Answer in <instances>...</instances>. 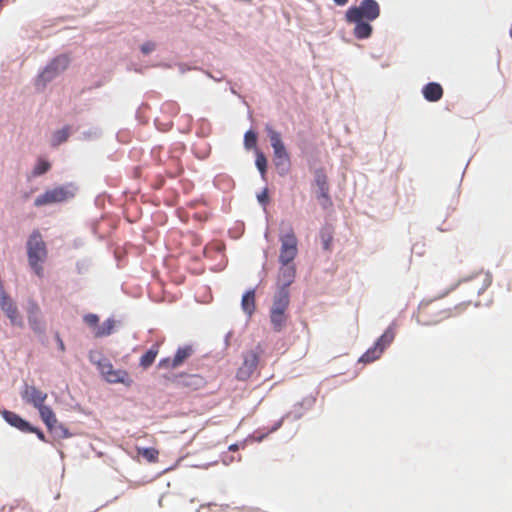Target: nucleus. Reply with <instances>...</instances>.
I'll use <instances>...</instances> for the list:
<instances>
[{"instance_id": "nucleus-34", "label": "nucleus", "mask_w": 512, "mask_h": 512, "mask_svg": "<svg viewBox=\"0 0 512 512\" xmlns=\"http://www.w3.org/2000/svg\"><path fill=\"white\" fill-rule=\"evenodd\" d=\"M27 433H35V434L37 435V437H38L41 441L46 442V437H45L44 433H43L40 429H38V428H36V427H32V426H31V430H28V432H27Z\"/></svg>"}, {"instance_id": "nucleus-4", "label": "nucleus", "mask_w": 512, "mask_h": 512, "mask_svg": "<svg viewBox=\"0 0 512 512\" xmlns=\"http://www.w3.org/2000/svg\"><path fill=\"white\" fill-rule=\"evenodd\" d=\"M265 130L274 151L275 165L277 168L282 167L281 174H285L288 171L290 165V158L282 141L281 134L270 125H266Z\"/></svg>"}, {"instance_id": "nucleus-27", "label": "nucleus", "mask_w": 512, "mask_h": 512, "mask_svg": "<svg viewBox=\"0 0 512 512\" xmlns=\"http://www.w3.org/2000/svg\"><path fill=\"white\" fill-rule=\"evenodd\" d=\"M97 367L103 377L109 374L114 369L112 363L107 358H101L97 362Z\"/></svg>"}, {"instance_id": "nucleus-22", "label": "nucleus", "mask_w": 512, "mask_h": 512, "mask_svg": "<svg viewBox=\"0 0 512 512\" xmlns=\"http://www.w3.org/2000/svg\"><path fill=\"white\" fill-rule=\"evenodd\" d=\"M116 322L113 319H107L94 331V337L102 338L111 335L114 332Z\"/></svg>"}, {"instance_id": "nucleus-30", "label": "nucleus", "mask_w": 512, "mask_h": 512, "mask_svg": "<svg viewBox=\"0 0 512 512\" xmlns=\"http://www.w3.org/2000/svg\"><path fill=\"white\" fill-rule=\"evenodd\" d=\"M322 245L325 250L331 249V243L333 240L332 233L328 230H323L321 233Z\"/></svg>"}, {"instance_id": "nucleus-25", "label": "nucleus", "mask_w": 512, "mask_h": 512, "mask_svg": "<svg viewBox=\"0 0 512 512\" xmlns=\"http://www.w3.org/2000/svg\"><path fill=\"white\" fill-rule=\"evenodd\" d=\"M51 168V164L43 159V158H39L37 160V163L33 169V175L34 176H40V175H43L45 174L46 172H48Z\"/></svg>"}, {"instance_id": "nucleus-13", "label": "nucleus", "mask_w": 512, "mask_h": 512, "mask_svg": "<svg viewBox=\"0 0 512 512\" xmlns=\"http://www.w3.org/2000/svg\"><path fill=\"white\" fill-rule=\"evenodd\" d=\"M314 176V181L318 189L317 199L324 209H328L332 206V201L329 196V184L327 175L323 169H317Z\"/></svg>"}, {"instance_id": "nucleus-5", "label": "nucleus", "mask_w": 512, "mask_h": 512, "mask_svg": "<svg viewBox=\"0 0 512 512\" xmlns=\"http://www.w3.org/2000/svg\"><path fill=\"white\" fill-rule=\"evenodd\" d=\"M281 243L279 262L281 265L290 264L298 254V240L292 227L279 237Z\"/></svg>"}, {"instance_id": "nucleus-38", "label": "nucleus", "mask_w": 512, "mask_h": 512, "mask_svg": "<svg viewBox=\"0 0 512 512\" xmlns=\"http://www.w3.org/2000/svg\"><path fill=\"white\" fill-rule=\"evenodd\" d=\"M229 448H230V450H236L237 446L236 445H231Z\"/></svg>"}, {"instance_id": "nucleus-8", "label": "nucleus", "mask_w": 512, "mask_h": 512, "mask_svg": "<svg viewBox=\"0 0 512 512\" xmlns=\"http://www.w3.org/2000/svg\"><path fill=\"white\" fill-rule=\"evenodd\" d=\"M195 350L192 345L180 346L173 357H166L159 361L158 367L165 370H174L182 366Z\"/></svg>"}, {"instance_id": "nucleus-36", "label": "nucleus", "mask_w": 512, "mask_h": 512, "mask_svg": "<svg viewBox=\"0 0 512 512\" xmlns=\"http://www.w3.org/2000/svg\"><path fill=\"white\" fill-rule=\"evenodd\" d=\"M333 2L337 6H345L349 2V0H333Z\"/></svg>"}, {"instance_id": "nucleus-2", "label": "nucleus", "mask_w": 512, "mask_h": 512, "mask_svg": "<svg viewBox=\"0 0 512 512\" xmlns=\"http://www.w3.org/2000/svg\"><path fill=\"white\" fill-rule=\"evenodd\" d=\"M48 255L46 244L38 230L33 231L27 241L28 262L38 277H43L44 269L42 264Z\"/></svg>"}, {"instance_id": "nucleus-1", "label": "nucleus", "mask_w": 512, "mask_h": 512, "mask_svg": "<svg viewBox=\"0 0 512 512\" xmlns=\"http://www.w3.org/2000/svg\"><path fill=\"white\" fill-rule=\"evenodd\" d=\"M380 15V6L376 0H362L359 6H351L345 13L347 23L355 24L353 34L357 39H367L373 28L368 23Z\"/></svg>"}, {"instance_id": "nucleus-14", "label": "nucleus", "mask_w": 512, "mask_h": 512, "mask_svg": "<svg viewBox=\"0 0 512 512\" xmlns=\"http://www.w3.org/2000/svg\"><path fill=\"white\" fill-rule=\"evenodd\" d=\"M27 318L31 329L38 334L44 333L45 322L41 316V309L35 300H29L27 305Z\"/></svg>"}, {"instance_id": "nucleus-26", "label": "nucleus", "mask_w": 512, "mask_h": 512, "mask_svg": "<svg viewBox=\"0 0 512 512\" xmlns=\"http://www.w3.org/2000/svg\"><path fill=\"white\" fill-rule=\"evenodd\" d=\"M139 454L142 455L148 462L154 463L158 461L159 451L155 448H142L139 449Z\"/></svg>"}, {"instance_id": "nucleus-9", "label": "nucleus", "mask_w": 512, "mask_h": 512, "mask_svg": "<svg viewBox=\"0 0 512 512\" xmlns=\"http://www.w3.org/2000/svg\"><path fill=\"white\" fill-rule=\"evenodd\" d=\"M491 283L492 275L484 270L477 271L469 278L460 282V284H466L470 293L476 296L482 294L491 285Z\"/></svg>"}, {"instance_id": "nucleus-11", "label": "nucleus", "mask_w": 512, "mask_h": 512, "mask_svg": "<svg viewBox=\"0 0 512 512\" xmlns=\"http://www.w3.org/2000/svg\"><path fill=\"white\" fill-rule=\"evenodd\" d=\"M69 58L66 55H59L54 58L39 75V81L44 85L54 79L59 73L67 69Z\"/></svg>"}, {"instance_id": "nucleus-3", "label": "nucleus", "mask_w": 512, "mask_h": 512, "mask_svg": "<svg viewBox=\"0 0 512 512\" xmlns=\"http://www.w3.org/2000/svg\"><path fill=\"white\" fill-rule=\"evenodd\" d=\"M290 303L289 293L285 290L277 292L274 296L273 304L270 310V321L273 330L276 332L282 331L287 325L288 316L286 310Z\"/></svg>"}, {"instance_id": "nucleus-31", "label": "nucleus", "mask_w": 512, "mask_h": 512, "mask_svg": "<svg viewBox=\"0 0 512 512\" xmlns=\"http://www.w3.org/2000/svg\"><path fill=\"white\" fill-rule=\"evenodd\" d=\"M83 320L89 327L94 328V330L98 327L99 317L96 314H86Z\"/></svg>"}, {"instance_id": "nucleus-33", "label": "nucleus", "mask_w": 512, "mask_h": 512, "mask_svg": "<svg viewBox=\"0 0 512 512\" xmlns=\"http://www.w3.org/2000/svg\"><path fill=\"white\" fill-rule=\"evenodd\" d=\"M156 44L151 41H147L141 45V51L143 54H149L155 50Z\"/></svg>"}, {"instance_id": "nucleus-17", "label": "nucleus", "mask_w": 512, "mask_h": 512, "mask_svg": "<svg viewBox=\"0 0 512 512\" xmlns=\"http://www.w3.org/2000/svg\"><path fill=\"white\" fill-rule=\"evenodd\" d=\"M3 418L6 422H8L11 426L17 428L18 430L27 433L28 430H31V425L21 418L18 414L11 411H3Z\"/></svg>"}, {"instance_id": "nucleus-29", "label": "nucleus", "mask_w": 512, "mask_h": 512, "mask_svg": "<svg viewBox=\"0 0 512 512\" xmlns=\"http://www.w3.org/2000/svg\"><path fill=\"white\" fill-rule=\"evenodd\" d=\"M257 143V135L255 132L249 130L244 136V145L247 149L254 148Z\"/></svg>"}, {"instance_id": "nucleus-28", "label": "nucleus", "mask_w": 512, "mask_h": 512, "mask_svg": "<svg viewBox=\"0 0 512 512\" xmlns=\"http://www.w3.org/2000/svg\"><path fill=\"white\" fill-rule=\"evenodd\" d=\"M255 164H256L258 170L260 171L261 175L264 176L266 173V169H267V159H266L265 155L260 151H257V153H256Z\"/></svg>"}, {"instance_id": "nucleus-37", "label": "nucleus", "mask_w": 512, "mask_h": 512, "mask_svg": "<svg viewBox=\"0 0 512 512\" xmlns=\"http://www.w3.org/2000/svg\"><path fill=\"white\" fill-rule=\"evenodd\" d=\"M58 343H59V347L62 351H64L65 347H64V343L63 341L58 337Z\"/></svg>"}, {"instance_id": "nucleus-10", "label": "nucleus", "mask_w": 512, "mask_h": 512, "mask_svg": "<svg viewBox=\"0 0 512 512\" xmlns=\"http://www.w3.org/2000/svg\"><path fill=\"white\" fill-rule=\"evenodd\" d=\"M0 308L10 320L12 325L23 327V320L17 305L5 292L2 284H0Z\"/></svg>"}, {"instance_id": "nucleus-12", "label": "nucleus", "mask_w": 512, "mask_h": 512, "mask_svg": "<svg viewBox=\"0 0 512 512\" xmlns=\"http://www.w3.org/2000/svg\"><path fill=\"white\" fill-rule=\"evenodd\" d=\"M72 194L64 187H56L50 190L45 191L43 194L39 195L35 201L34 205L36 207H41L45 205L61 203L66 201Z\"/></svg>"}, {"instance_id": "nucleus-6", "label": "nucleus", "mask_w": 512, "mask_h": 512, "mask_svg": "<svg viewBox=\"0 0 512 512\" xmlns=\"http://www.w3.org/2000/svg\"><path fill=\"white\" fill-rule=\"evenodd\" d=\"M395 337V333L391 327H389L375 342L374 346L369 348L360 358L361 363H372L378 360L383 354L384 350L390 346Z\"/></svg>"}, {"instance_id": "nucleus-20", "label": "nucleus", "mask_w": 512, "mask_h": 512, "mask_svg": "<svg viewBox=\"0 0 512 512\" xmlns=\"http://www.w3.org/2000/svg\"><path fill=\"white\" fill-rule=\"evenodd\" d=\"M39 411L40 417L42 421L45 423L46 427L49 431H53L55 425L57 424V418L53 410L42 404L41 406L36 408Z\"/></svg>"}, {"instance_id": "nucleus-16", "label": "nucleus", "mask_w": 512, "mask_h": 512, "mask_svg": "<svg viewBox=\"0 0 512 512\" xmlns=\"http://www.w3.org/2000/svg\"><path fill=\"white\" fill-rule=\"evenodd\" d=\"M296 276V268L294 265H282L278 274V285L279 289L277 292L285 290L289 293L288 287L294 282Z\"/></svg>"}, {"instance_id": "nucleus-23", "label": "nucleus", "mask_w": 512, "mask_h": 512, "mask_svg": "<svg viewBox=\"0 0 512 512\" xmlns=\"http://www.w3.org/2000/svg\"><path fill=\"white\" fill-rule=\"evenodd\" d=\"M159 352L158 344L153 345L145 354H143L140 358V366L144 369L150 367L155 361Z\"/></svg>"}, {"instance_id": "nucleus-7", "label": "nucleus", "mask_w": 512, "mask_h": 512, "mask_svg": "<svg viewBox=\"0 0 512 512\" xmlns=\"http://www.w3.org/2000/svg\"><path fill=\"white\" fill-rule=\"evenodd\" d=\"M263 350L260 345L255 349L247 351L243 356V363L238 368L236 377L238 380L246 381L255 372Z\"/></svg>"}, {"instance_id": "nucleus-35", "label": "nucleus", "mask_w": 512, "mask_h": 512, "mask_svg": "<svg viewBox=\"0 0 512 512\" xmlns=\"http://www.w3.org/2000/svg\"><path fill=\"white\" fill-rule=\"evenodd\" d=\"M257 198H258V201L261 204H263V205L267 204V202H268V192H267V190L265 189L262 193H260L258 195Z\"/></svg>"}, {"instance_id": "nucleus-18", "label": "nucleus", "mask_w": 512, "mask_h": 512, "mask_svg": "<svg viewBox=\"0 0 512 512\" xmlns=\"http://www.w3.org/2000/svg\"><path fill=\"white\" fill-rule=\"evenodd\" d=\"M424 98L429 102H436L443 96V89L439 83L431 82L422 88Z\"/></svg>"}, {"instance_id": "nucleus-19", "label": "nucleus", "mask_w": 512, "mask_h": 512, "mask_svg": "<svg viewBox=\"0 0 512 512\" xmlns=\"http://www.w3.org/2000/svg\"><path fill=\"white\" fill-rule=\"evenodd\" d=\"M104 378L107 382L112 384L122 383L126 386H130L132 384V379L129 377L128 372L122 369H113Z\"/></svg>"}, {"instance_id": "nucleus-24", "label": "nucleus", "mask_w": 512, "mask_h": 512, "mask_svg": "<svg viewBox=\"0 0 512 512\" xmlns=\"http://www.w3.org/2000/svg\"><path fill=\"white\" fill-rule=\"evenodd\" d=\"M69 137V127H64L63 129L57 130L53 133L52 136V145L58 146L61 143L65 142Z\"/></svg>"}, {"instance_id": "nucleus-15", "label": "nucleus", "mask_w": 512, "mask_h": 512, "mask_svg": "<svg viewBox=\"0 0 512 512\" xmlns=\"http://www.w3.org/2000/svg\"><path fill=\"white\" fill-rule=\"evenodd\" d=\"M21 397L26 403L37 408L45 403L48 395L46 392L41 391L33 385L25 384L21 392Z\"/></svg>"}, {"instance_id": "nucleus-21", "label": "nucleus", "mask_w": 512, "mask_h": 512, "mask_svg": "<svg viewBox=\"0 0 512 512\" xmlns=\"http://www.w3.org/2000/svg\"><path fill=\"white\" fill-rule=\"evenodd\" d=\"M241 307L243 311L250 317L255 309H256V303H255V290L251 289L248 290L243 296L241 300Z\"/></svg>"}, {"instance_id": "nucleus-32", "label": "nucleus", "mask_w": 512, "mask_h": 512, "mask_svg": "<svg viewBox=\"0 0 512 512\" xmlns=\"http://www.w3.org/2000/svg\"><path fill=\"white\" fill-rule=\"evenodd\" d=\"M52 432H54L60 438H68L71 435L67 428L58 423L55 425Z\"/></svg>"}, {"instance_id": "nucleus-39", "label": "nucleus", "mask_w": 512, "mask_h": 512, "mask_svg": "<svg viewBox=\"0 0 512 512\" xmlns=\"http://www.w3.org/2000/svg\"><path fill=\"white\" fill-rule=\"evenodd\" d=\"M420 309L423 311V309H424L423 303L420 304Z\"/></svg>"}]
</instances>
